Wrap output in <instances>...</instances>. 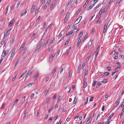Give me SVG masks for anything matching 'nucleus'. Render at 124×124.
<instances>
[{
	"instance_id": "nucleus-1",
	"label": "nucleus",
	"mask_w": 124,
	"mask_h": 124,
	"mask_svg": "<svg viewBox=\"0 0 124 124\" xmlns=\"http://www.w3.org/2000/svg\"><path fill=\"white\" fill-rule=\"evenodd\" d=\"M9 51H6L5 50H3V52L2 54V56L3 57H5L7 54L8 53Z\"/></svg>"
},
{
	"instance_id": "nucleus-2",
	"label": "nucleus",
	"mask_w": 124,
	"mask_h": 124,
	"mask_svg": "<svg viewBox=\"0 0 124 124\" xmlns=\"http://www.w3.org/2000/svg\"><path fill=\"white\" fill-rule=\"evenodd\" d=\"M82 18V16L79 17L78 19L75 21L74 23H75V25H76L80 22L81 19Z\"/></svg>"
},
{
	"instance_id": "nucleus-3",
	"label": "nucleus",
	"mask_w": 124,
	"mask_h": 124,
	"mask_svg": "<svg viewBox=\"0 0 124 124\" xmlns=\"http://www.w3.org/2000/svg\"><path fill=\"white\" fill-rule=\"evenodd\" d=\"M69 15H70L69 13L68 12V13H67V14L66 15V17L65 18L63 22L64 23H65L67 22V19H68L69 17Z\"/></svg>"
},
{
	"instance_id": "nucleus-4",
	"label": "nucleus",
	"mask_w": 124,
	"mask_h": 124,
	"mask_svg": "<svg viewBox=\"0 0 124 124\" xmlns=\"http://www.w3.org/2000/svg\"><path fill=\"white\" fill-rule=\"evenodd\" d=\"M32 72V71H29L27 74L26 77L25 78V80L27 78L29 77L31 75Z\"/></svg>"
},
{
	"instance_id": "nucleus-5",
	"label": "nucleus",
	"mask_w": 124,
	"mask_h": 124,
	"mask_svg": "<svg viewBox=\"0 0 124 124\" xmlns=\"http://www.w3.org/2000/svg\"><path fill=\"white\" fill-rule=\"evenodd\" d=\"M42 43H40L37 46V48H36V50L35 51V52H37V50H39V48L40 47L41 45H42Z\"/></svg>"
},
{
	"instance_id": "nucleus-6",
	"label": "nucleus",
	"mask_w": 124,
	"mask_h": 124,
	"mask_svg": "<svg viewBox=\"0 0 124 124\" xmlns=\"http://www.w3.org/2000/svg\"><path fill=\"white\" fill-rule=\"evenodd\" d=\"M26 42H24L22 45L21 46L19 49V50H20V49L21 50L20 51V52H21V50H22L23 48L25 46V44H26Z\"/></svg>"
},
{
	"instance_id": "nucleus-7",
	"label": "nucleus",
	"mask_w": 124,
	"mask_h": 124,
	"mask_svg": "<svg viewBox=\"0 0 124 124\" xmlns=\"http://www.w3.org/2000/svg\"><path fill=\"white\" fill-rule=\"evenodd\" d=\"M74 30H71L70 32H68L67 33H66V35L67 36L70 35H71L73 33Z\"/></svg>"
},
{
	"instance_id": "nucleus-8",
	"label": "nucleus",
	"mask_w": 124,
	"mask_h": 124,
	"mask_svg": "<svg viewBox=\"0 0 124 124\" xmlns=\"http://www.w3.org/2000/svg\"><path fill=\"white\" fill-rule=\"evenodd\" d=\"M91 117H90L89 118H88V119H87V120L86 121V124H89L90 123V122L92 121V118L91 119Z\"/></svg>"
},
{
	"instance_id": "nucleus-9",
	"label": "nucleus",
	"mask_w": 124,
	"mask_h": 124,
	"mask_svg": "<svg viewBox=\"0 0 124 124\" xmlns=\"http://www.w3.org/2000/svg\"><path fill=\"white\" fill-rule=\"evenodd\" d=\"M27 9H25V12H23L21 14V17L25 15L27 13Z\"/></svg>"
},
{
	"instance_id": "nucleus-10",
	"label": "nucleus",
	"mask_w": 124,
	"mask_h": 124,
	"mask_svg": "<svg viewBox=\"0 0 124 124\" xmlns=\"http://www.w3.org/2000/svg\"><path fill=\"white\" fill-rule=\"evenodd\" d=\"M15 51H16V49H14L13 50L12 52V53L10 55V58L12 57L14 55V53H15Z\"/></svg>"
},
{
	"instance_id": "nucleus-11",
	"label": "nucleus",
	"mask_w": 124,
	"mask_h": 124,
	"mask_svg": "<svg viewBox=\"0 0 124 124\" xmlns=\"http://www.w3.org/2000/svg\"><path fill=\"white\" fill-rule=\"evenodd\" d=\"M93 40H91L89 42L88 44V48H89V47L91 46L92 45V43L93 42Z\"/></svg>"
},
{
	"instance_id": "nucleus-12",
	"label": "nucleus",
	"mask_w": 124,
	"mask_h": 124,
	"mask_svg": "<svg viewBox=\"0 0 124 124\" xmlns=\"http://www.w3.org/2000/svg\"><path fill=\"white\" fill-rule=\"evenodd\" d=\"M94 4H92L87 9V10L89 11L92 8H93L94 5Z\"/></svg>"
},
{
	"instance_id": "nucleus-13",
	"label": "nucleus",
	"mask_w": 124,
	"mask_h": 124,
	"mask_svg": "<svg viewBox=\"0 0 124 124\" xmlns=\"http://www.w3.org/2000/svg\"><path fill=\"white\" fill-rule=\"evenodd\" d=\"M15 20L14 19H12L10 23L9 24L8 26H10L11 25V24H12L14 22Z\"/></svg>"
},
{
	"instance_id": "nucleus-14",
	"label": "nucleus",
	"mask_w": 124,
	"mask_h": 124,
	"mask_svg": "<svg viewBox=\"0 0 124 124\" xmlns=\"http://www.w3.org/2000/svg\"><path fill=\"white\" fill-rule=\"evenodd\" d=\"M83 31H81V32L78 35V37L79 39H81V37L83 34Z\"/></svg>"
},
{
	"instance_id": "nucleus-15",
	"label": "nucleus",
	"mask_w": 124,
	"mask_h": 124,
	"mask_svg": "<svg viewBox=\"0 0 124 124\" xmlns=\"http://www.w3.org/2000/svg\"><path fill=\"white\" fill-rule=\"evenodd\" d=\"M35 8V5H33L31 7V12H32L34 11V10Z\"/></svg>"
},
{
	"instance_id": "nucleus-16",
	"label": "nucleus",
	"mask_w": 124,
	"mask_h": 124,
	"mask_svg": "<svg viewBox=\"0 0 124 124\" xmlns=\"http://www.w3.org/2000/svg\"><path fill=\"white\" fill-rule=\"evenodd\" d=\"M8 31H7L4 33V38L5 37H6L8 35Z\"/></svg>"
},
{
	"instance_id": "nucleus-17",
	"label": "nucleus",
	"mask_w": 124,
	"mask_h": 124,
	"mask_svg": "<svg viewBox=\"0 0 124 124\" xmlns=\"http://www.w3.org/2000/svg\"><path fill=\"white\" fill-rule=\"evenodd\" d=\"M109 75V73L107 72H106L105 73H103V76H108Z\"/></svg>"
},
{
	"instance_id": "nucleus-18",
	"label": "nucleus",
	"mask_w": 124,
	"mask_h": 124,
	"mask_svg": "<svg viewBox=\"0 0 124 124\" xmlns=\"http://www.w3.org/2000/svg\"><path fill=\"white\" fill-rule=\"evenodd\" d=\"M33 83H31L30 84H28L27 85L25 86V87L24 88L28 86V87H29L31 86L32 85H33Z\"/></svg>"
},
{
	"instance_id": "nucleus-19",
	"label": "nucleus",
	"mask_w": 124,
	"mask_h": 124,
	"mask_svg": "<svg viewBox=\"0 0 124 124\" xmlns=\"http://www.w3.org/2000/svg\"><path fill=\"white\" fill-rule=\"evenodd\" d=\"M56 67H55L54 68V69L53 71V72H52V76H53L54 75V73L56 71Z\"/></svg>"
},
{
	"instance_id": "nucleus-20",
	"label": "nucleus",
	"mask_w": 124,
	"mask_h": 124,
	"mask_svg": "<svg viewBox=\"0 0 124 124\" xmlns=\"http://www.w3.org/2000/svg\"><path fill=\"white\" fill-rule=\"evenodd\" d=\"M40 8V7L39 8H36L35 9V14H36L38 13V11L39 10Z\"/></svg>"
},
{
	"instance_id": "nucleus-21",
	"label": "nucleus",
	"mask_w": 124,
	"mask_h": 124,
	"mask_svg": "<svg viewBox=\"0 0 124 124\" xmlns=\"http://www.w3.org/2000/svg\"><path fill=\"white\" fill-rule=\"evenodd\" d=\"M71 49V47H70L68 48L66 51H67V55H68V54L69 53L70 50Z\"/></svg>"
},
{
	"instance_id": "nucleus-22",
	"label": "nucleus",
	"mask_w": 124,
	"mask_h": 124,
	"mask_svg": "<svg viewBox=\"0 0 124 124\" xmlns=\"http://www.w3.org/2000/svg\"><path fill=\"white\" fill-rule=\"evenodd\" d=\"M36 35L35 33H34L32 35L31 38V39L32 40H33L34 38L35 37Z\"/></svg>"
},
{
	"instance_id": "nucleus-23",
	"label": "nucleus",
	"mask_w": 124,
	"mask_h": 124,
	"mask_svg": "<svg viewBox=\"0 0 124 124\" xmlns=\"http://www.w3.org/2000/svg\"><path fill=\"white\" fill-rule=\"evenodd\" d=\"M18 101V99H16V100L14 102L13 104V106L15 105L17 102Z\"/></svg>"
},
{
	"instance_id": "nucleus-24",
	"label": "nucleus",
	"mask_w": 124,
	"mask_h": 124,
	"mask_svg": "<svg viewBox=\"0 0 124 124\" xmlns=\"http://www.w3.org/2000/svg\"><path fill=\"white\" fill-rule=\"evenodd\" d=\"M81 68V65H79L78 68V73L80 71V70Z\"/></svg>"
},
{
	"instance_id": "nucleus-25",
	"label": "nucleus",
	"mask_w": 124,
	"mask_h": 124,
	"mask_svg": "<svg viewBox=\"0 0 124 124\" xmlns=\"http://www.w3.org/2000/svg\"><path fill=\"white\" fill-rule=\"evenodd\" d=\"M56 3L55 1H54V2H53L51 4V6L53 8L54 5H55Z\"/></svg>"
},
{
	"instance_id": "nucleus-26",
	"label": "nucleus",
	"mask_w": 124,
	"mask_h": 124,
	"mask_svg": "<svg viewBox=\"0 0 124 124\" xmlns=\"http://www.w3.org/2000/svg\"><path fill=\"white\" fill-rule=\"evenodd\" d=\"M114 113L111 114L108 118L107 120H110L113 116Z\"/></svg>"
},
{
	"instance_id": "nucleus-27",
	"label": "nucleus",
	"mask_w": 124,
	"mask_h": 124,
	"mask_svg": "<svg viewBox=\"0 0 124 124\" xmlns=\"http://www.w3.org/2000/svg\"><path fill=\"white\" fill-rule=\"evenodd\" d=\"M26 114H27V111H26V110H25L24 111V112L23 116V118H24L25 117V116H26Z\"/></svg>"
},
{
	"instance_id": "nucleus-28",
	"label": "nucleus",
	"mask_w": 124,
	"mask_h": 124,
	"mask_svg": "<svg viewBox=\"0 0 124 124\" xmlns=\"http://www.w3.org/2000/svg\"><path fill=\"white\" fill-rule=\"evenodd\" d=\"M108 7L109 6L108 5H107L106 6L104 10V12H105L106 10L108 9Z\"/></svg>"
},
{
	"instance_id": "nucleus-29",
	"label": "nucleus",
	"mask_w": 124,
	"mask_h": 124,
	"mask_svg": "<svg viewBox=\"0 0 124 124\" xmlns=\"http://www.w3.org/2000/svg\"><path fill=\"white\" fill-rule=\"evenodd\" d=\"M101 83H99L97 84L96 86V87L97 88H98L101 85Z\"/></svg>"
},
{
	"instance_id": "nucleus-30",
	"label": "nucleus",
	"mask_w": 124,
	"mask_h": 124,
	"mask_svg": "<svg viewBox=\"0 0 124 124\" xmlns=\"http://www.w3.org/2000/svg\"><path fill=\"white\" fill-rule=\"evenodd\" d=\"M18 63H19V61L17 60V61H16V63H15V65L14 66V68H15L16 67V66H17V65L18 64Z\"/></svg>"
},
{
	"instance_id": "nucleus-31",
	"label": "nucleus",
	"mask_w": 124,
	"mask_h": 124,
	"mask_svg": "<svg viewBox=\"0 0 124 124\" xmlns=\"http://www.w3.org/2000/svg\"><path fill=\"white\" fill-rule=\"evenodd\" d=\"M40 18H41V16H39L38 17V18L37 19V20L36 21V23H37L39 21L40 19Z\"/></svg>"
},
{
	"instance_id": "nucleus-32",
	"label": "nucleus",
	"mask_w": 124,
	"mask_h": 124,
	"mask_svg": "<svg viewBox=\"0 0 124 124\" xmlns=\"http://www.w3.org/2000/svg\"><path fill=\"white\" fill-rule=\"evenodd\" d=\"M53 58L51 56H50L49 59L48 60V62L49 63H50L52 61V59H53Z\"/></svg>"
},
{
	"instance_id": "nucleus-33",
	"label": "nucleus",
	"mask_w": 124,
	"mask_h": 124,
	"mask_svg": "<svg viewBox=\"0 0 124 124\" xmlns=\"http://www.w3.org/2000/svg\"><path fill=\"white\" fill-rule=\"evenodd\" d=\"M101 4H98L94 8V9H96L97 8L99 7V6L101 5Z\"/></svg>"
},
{
	"instance_id": "nucleus-34",
	"label": "nucleus",
	"mask_w": 124,
	"mask_h": 124,
	"mask_svg": "<svg viewBox=\"0 0 124 124\" xmlns=\"http://www.w3.org/2000/svg\"><path fill=\"white\" fill-rule=\"evenodd\" d=\"M53 118V117H51L48 120V122L49 123H50L51 122V120H52Z\"/></svg>"
},
{
	"instance_id": "nucleus-35",
	"label": "nucleus",
	"mask_w": 124,
	"mask_h": 124,
	"mask_svg": "<svg viewBox=\"0 0 124 124\" xmlns=\"http://www.w3.org/2000/svg\"><path fill=\"white\" fill-rule=\"evenodd\" d=\"M55 38H54L52 40L51 42H50V44H51L52 43H54L55 41Z\"/></svg>"
},
{
	"instance_id": "nucleus-36",
	"label": "nucleus",
	"mask_w": 124,
	"mask_h": 124,
	"mask_svg": "<svg viewBox=\"0 0 124 124\" xmlns=\"http://www.w3.org/2000/svg\"><path fill=\"white\" fill-rule=\"evenodd\" d=\"M115 53L116 51L115 50L111 52L110 54L111 55H113L115 54Z\"/></svg>"
},
{
	"instance_id": "nucleus-37",
	"label": "nucleus",
	"mask_w": 124,
	"mask_h": 124,
	"mask_svg": "<svg viewBox=\"0 0 124 124\" xmlns=\"http://www.w3.org/2000/svg\"><path fill=\"white\" fill-rule=\"evenodd\" d=\"M87 83H84L83 84V87L84 88H85L87 86Z\"/></svg>"
},
{
	"instance_id": "nucleus-38",
	"label": "nucleus",
	"mask_w": 124,
	"mask_h": 124,
	"mask_svg": "<svg viewBox=\"0 0 124 124\" xmlns=\"http://www.w3.org/2000/svg\"><path fill=\"white\" fill-rule=\"evenodd\" d=\"M88 70L87 69H85V76H86L87 74Z\"/></svg>"
},
{
	"instance_id": "nucleus-39",
	"label": "nucleus",
	"mask_w": 124,
	"mask_h": 124,
	"mask_svg": "<svg viewBox=\"0 0 124 124\" xmlns=\"http://www.w3.org/2000/svg\"><path fill=\"white\" fill-rule=\"evenodd\" d=\"M25 100H23V99H22L21 101L20 102V104H22L23 103H24Z\"/></svg>"
},
{
	"instance_id": "nucleus-40",
	"label": "nucleus",
	"mask_w": 124,
	"mask_h": 124,
	"mask_svg": "<svg viewBox=\"0 0 124 124\" xmlns=\"http://www.w3.org/2000/svg\"><path fill=\"white\" fill-rule=\"evenodd\" d=\"M61 96H60L58 98V99L57 100V102H59L60 100L61 99Z\"/></svg>"
},
{
	"instance_id": "nucleus-41",
	"label": "nucleus",
	"mask_w": 124,
	"mask_h": 124,
	"mask_svg": "<svg viewBox=\"0 0 124 124\" xmlns=\"http://www.w3.org/2000/svg\"><path fill=\"white\" fill-rule=\"evenodd\" d=\"M49 101V98H47L46 99V104H47Z\"/></svg>"
},
{
	"instance_id": "nucleus-42",
	"label": "nucleus",
	"mask_w": 124,
	"mask_h": 124,
	"mask_svg": "<svg viewBox=\"0 0 124 124\" xmlns=\"http://www.w3.org/2000/svg\"><path fill=\"white\" fill-rule=\"evenodd\" d=\"M94 98L93 97L91 96L90 97V99L89 101H93V99Z\"/></svg>"
},
{
	"instance_id": "nucleus-43",
	"label": "nucleus",
	"mask_w": 124,
	"mask_h": 124,
	"mask_svg": "<svg viewBox=\"0 0 124 124\" xmlns=\"http://www.w3.org/2000/svg\"><path fill=\"white\" fill-rule=\"evenodd\" d=\"M34 93H32L31 94V95L30 97L31 99H32L33 98V97L34 96Z\"/></svg>"
},
{
	"instance_id": "nucleus-44",
	"label": "nucleus",
	"mask_w": 124,
	"mask_h": 124,
	"mask_svg": "<svg viewBox=\"0 0 124 124\" xmlns=\"http://www.w3.org/2000/svg\"><path fill=\"white\" fill-rule=\"evenodd\" d=\"M69 40H67V41H66L65 43V46H66V45L67 44H69Z\"/></svg>"
},
{
	"instance_id": "nucleus-45",
	"label": "nucleus",
	"mask_w": 124,
	"mask_h": 124,
	"mask_svg": "<svg viewBox=\"0 0 124 124\" xmlns=\"http://www.w3.org/2000/svg\"><path fill=\"white\" fill-rule=\"evenodd\" d=\"M17 75H16V76L14 77L12 79V81L13 82L15 79Z\"/></svg>"
},
{
	"instance_id": "nucleus-46",
	"label": "nucleus",
	"mask_w": 124,
	"mask_h": 124,
	"mask_svg": "<svg viewBox=\"0 0 124 124\" xmlns=\"http://www.w3.org/2000/svg\"><path fill=\"white\" fill-rule=\"evenodd\" d=\"M76 97H75L74 98V101L73 102V103L74 104H75L76 103Z\"/></svg>"
},
{
	"instance_id": "nucleus-47",
	"label": "nucleus",
	"mask_w": 124,
	"mask_h": 124,
	"mask_svg": "<svg viewBox=\"0 0 124 124\" xmlns=\"http://www.w3.org/2000/svg\"><path fill=\"white\" fill-rule=\"evenodd\" d=\"M20 2H21V1H19V2H18V3L17 4V5L16 6V8H18L19 5L20 4Z\"/></svg>"
},
{
	"instance_id": "nucleus-48",
	"label": "nucleus",
	"mask_w": 124,
	"mask_h": 124,
	"mask_svg": "<svg viewBox=\"0 0 124 124\" xmlns=\"http://www.w3.org/2000/svg\"><path fill=\"white\" fill-rule=\"evenodd\" d=\"M55 53H54L52 54H51L50 56H51L53 58L55 56Z\"/></svg>"
},
{
	"instance_id": "nucleus-49",
	"label": "nucleus",
	"mask_w": 124,
	"mask_h": 124,
	"mask_svg": "<svg viewBox=\"0 0 124 124\" xmlns=\"http://www.w3.org/2000/svg\"><path fill=\"white\" fill-rule=\"evenodd\" d=\"M73 29L74 30H76L77 28V27L76 26H75L74 25H73Z\"/></svg>"
},
{
	"instance_id": "nucleus-50",
	"label": "nucleus",
	"mask_w": 124,
	"mask_h": 124,
	"mask_svg": "<svg viewBox=\"0 0 124 124\" xmlns=\"http://www.w3.org/2000/svg\"><path fill=\"white\" fill-rule=\"evenodd\" d=\"M96 83V82L95 81H93V83L92 84V86L93 87H94Z\"/></svg>"
},
{
	"instance_id": "nucleus-51",
	"label": "nucleus",
	"mask_w": 124,
	"mask_h": 124,
	"mask_svg": "<svg viewBox=\"0 0 124 124\" xmlns=\"http://www.w3.org/2000/svg\"><path fill=\"white\" fill-rule=\"evenodd\" d=\"M48 5H46V4L45 5V6L44 7V9L45 10L46 9V8L48 6Z\"/></svg>"
},
{
	"instance_id": "nucleus-52",
	"label": "nucleus",
	"mask_w": 124,
	"mask_h": 124,
	"mask_svg": "<svg viewBox=\"0 0 124 124\" xmlns=\"http://www.w3.org/2000/svg\"><path fill=\"white\" fill-rule=\"evenodd\" d=\"M27 47H25L24 49V51L23 52V54H24L26 50H27Z\"/></svg>"
},
{
	"instance_id": "nucleus-53",
	"label": "nucleus",
	"mask_w": 124,
	"mask_h": 124,
	"mask_svg": "<svg viewBox=\"0 0 124 124\" xmlns=\"http://www.w3.org/2000/svg\"><path fill=\"white\" fill-rule=\"evenodd\" d=\"M50 1V0H48L46 3V5H49Z\"/></svg>"
},
{
	"instance_id": "nucleus-54",
	"label": "nucleus",
	"mask_w": 124,
	"mask_h": 124,
	"mask_svg": "<svg viewBox=\"0 0 124 124\" xmlns=\"http://www.w3.org/2000/svg\"><path fill=\"white\" fill-rule=\"evenodd\" d=\"M84 83H87V80H86L85 77H84Z\"/></svg>"
},
{
	"instance_id": "nucleus-55",
	"label": "nucleus",
	"mask_w": 124,
	"mask_h": 124,
	"mask_svg": "<svg viewBox=\"0 0 124 124\" xmlns=\"http://www.w3.org/2000/svg\"><path fill=\"white\" fill-rule=\"evenodd\" d=\"M95 31V29L94 27L92 28V30L91 31L92 34H93V33L94 31Z\"/></svg>"
},
{
	"instance_id": "nucleus-56",
	"label": "nucleus",
	"mask_w": 124,
	"mask_h": 124,
	"mask_svg": "<svg viewBox=\"0 0 124 124\" xmlns=\"http://www.w3.org/2000/svg\"><path fill=\"white\" fill-rule=\"evenodd\" d=\"M38 72H37L36 74H35L34 75V77L37 78L38 77Z\"/></svg>"
},
{
	"instance_id": "nucleus-57",
	"label": "nucleus",
	"mask_w": 124,
	"mask_h": 124,
	"mask_svg": "<svg viewBox=\"0 0 124 124\" xmlns=\"http://www.w3.org/2000/svg\"><path fill=\"white\" fill-rule=\"evenodd\" d=\"M107 80L104 79L102 81V83H106L107 82Z\"/></svg>"
},
{
	"instance_id": "nucleus-58",
	"label": "nucleus",
	"mask_w": 124,
	"mask_h": 124,
	"mask_svg": "<svg viewBox=\"0 0 124 124\" xmlns=\"http://www.w3.org/2000/svg\"><path fill=\"white\" fill-rule=\"evenodd\" d=\"M46 23L45 22L43 24V27L44 28H45V26H46Z\"/></svg>"
},
{
	"instance_id": "nucleus-59",
	"label": "nucleus",
	"mask_w": 124,
	"mask_h": 124,
	"mask_svg": "<svg viewBox=\"0 0 124 124\" xmlns=\"http://www.w3.org/2000/svg\"><path fill=\"white\" fill-rule=\"evenodd\" d=\"M52 25V24H50L46 28L47 29H48L49 28L51 27Z\"/></svg>"
},
{
	"instance_id": "nucleus-60",
	"label": "nucleus",
	"mask_w": 124,
	"mask_h": 124,
	"mask_svg": "<svg viewBox=\"0 0 124 124\" xmlns=\"http://www.w3.org/2000/svg\"><path fill=\"white\" fill-rule=\"evenodd\" d=\"M56 95H54L53 97V99L54 100L56 98Z\"/></svg>"
},
{
	"instance_id": "nucleus-61",
	"label": "nucleus",
	"mask_w": 124,
	"mask_h": 124,
	"mask_svg": "<svg viewBox=\"0 0 124 124\" xmlns=\"http://www.w3.org/2000/svg\"><path fill=\"white\" fill-rule=\"evenodd\" d=\"M49 91V90L48 89H47V90H46L45 92V95H46L47 93H48V91Z\"/></svg>"
},
{
	"instance_id": "nucleus-62",
	"label": "nucleus",
	"mask_w": 124,
	"mask_h": 124,
	"mask_svg": "<svg viewBox=\"0 0 124 124\" xmlns=\"http://www.w3.org/2000/svg\"><path fill=\"white\" fill-rule=\"evenodd\" d=\"M122 0H118V1L116 3V4L117 3H120Z\"/></svg>"
},
{
	"instance_id": "nucleus-63",
	"label": "nucleus",
	"mask_w": 124,
	"mask_h": 124,
	"mask_svg": "<svg viewBox=\"0 0 124 124\" xmlns=\"http://www.w3.org/2000/svg\"><path fill=\"white\" fill-rule=\"evenodd\" d=\"M108 121L106 122V124H108L110 123V121H109V120H107Z\"/></svg>"
},
{
	"instance_id": "nucleus-64",
	"label": "nucleus",
	"mask_w": 124,
	"mask_h": 124,
	"mask_svg": "<svg viewBox=\"0 0 124 124\" xmlns=\"http://www.w3.org/2000/svg\"><path fill=\"white\" fill-rule=\"evenodd\" d=\"M61 122H62L60 120H59V122H57V123L56 124H61Z\"/></svg>"
}]
</instances>
